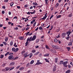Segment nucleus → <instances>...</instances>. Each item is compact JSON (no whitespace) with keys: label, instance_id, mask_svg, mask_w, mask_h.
I'll use <instances>...</instances> for the list:
<instances>
[{"label":"nucleus","instance_id":"nucleus-1","mask_svg":"<svg viewBox=\"0 0 73 73\" xmlns=\"http://www.w3.org/2000/svg\"><path fill=\"white\" fill-rule=\"evenodd\" d=\"M67 64H68V61L64 62L63 63V65L66 68L68 67V65H67Z\"/></svg>","mask_w":73,"mask_h":73},{"label":"nucleus","instance_id":"nucleus-2","mask_svg":"<svg viewBox=\"0 0 73 73\" xmlns=\"http://www.w3.org/2000/svg\"><path fill=\"white\" fill-rule=\"evenodd\" d=\"M70 33H71V32L70 31H69L66 32V33L67 35H68V37H66V38L67 40H68L69 39V35H70Z\"/></svg>","mask_w":73,"mask_h":73},{"label":"nucleus","instance_id":"nucleus-3","mask_svg":"<svg viewBox=\"0 0 73 73\" xmlns=\"http://www.w3.org/2000/svg\"><path fill=\"white\" fill-rule=\"evenodd\" d=\"M52 48L55 49H58L59 47L58 46L53 45L52 46Z\"/></svg>","mask_w":73,"mask_h":73},{"label":"nucleus","instance_id":"nucleus-4","mask_svg":"<svg viewBox=\"0 0 73 73\" xmlns=\"http://www.w3.org/2000/svg\"><path fill=\"white\" fill-rule=\"evenodd\" d=\"M42 63L40 62V60H38L37 61V62L36 64L35 65H40L42 64Z\"/></svg>","mask_w":73,"mask_h":73},{"label":"nucleus","instance_id":"nucleus-5","mask_svg":"<svg viewBox=\"0 0 73 73\" xmlns=\"http://www.w3.org/2000/svg\"><path fill=\"white\" fill-rule=\"evenodd\" d=\"M50 50L51 51V52H52V53H56V50L53 48H52V49H50Z\"/></svg>","mask_w":73,"mask_h":73},{"label":"nucleus","instance_id":"nucleus-6","mask_svg":"<svg viewBox=\"0 0 73 73\" xmlns=\"http://www.w3.org/2000/svg\"><path fill=\"white\" fill-rule=\"evenodd\" d=\"M65 36H66V33H62V38H64Z\"/></svg>","mask_w":73,"mask_h":73},{"label":"nucleus","instance_id":"nucleus-7","mask_svg":"<svg viewBox=\"0 0 73 73\" xmlns=\"http://www.w3.org/2000/svg\"><path fill=\"white\" fill-rule=\"evenodd\" d=\"M36 38V36L34 35L33 36V37H32V41H34Z\"/></svg>","mask_w":73,"mask_h":73},{"label":"nucleus","instance_id":"nucleus-8","mask_svg":"<svg viewBox=\"0 0 73 73\" xmlns=\"http://www.w3.org/2000/svg\"><path fill=\"white\" fill-rule=\"evenodd\" d=\"M56 66H54V67L52 69L53 72H55V71L56 70Z\"/></svg>","mask_w":73,"mask_h":73},{"label":"nucleus","instance_id":"nucleus-9","mask_svg":"<svg viewBox=\"0 0 73 73\" xmlns=\"http://www.w3.org/2000/svg\"><path fill=\"white\" fill-rule=\"evenodd\" d=\"M28 52H26L25 54H24V56L25 57H28Z\"/></svg>","mask_w":73,"mask_h":73},{"label":"nucleus","instance_id":"nucleus-10","mask_svg":"<svg viewBox=\"0 0 73 73\" xmlns=\"http://www.w3.org/2000/svg\"><path fill=\"white\" fill-rule=\"evenodd\" d=\"M59 3H57L56 4L55 6L56 9V8H57L58 7H59Z\"/></svg>","mask_w":73,"mask_h":73},{"label":"nucleus","instance_id":"nucleus-11","mask_svg":"<svg viewBox=\"0 0 73 73\" xmlns=\"http://www.w3.org/2000/svg\"><path fill=\"white\" fill-rule=\"evenodd\" d=\"M13 57V55H10L9 57V60H12V58Z\"/></svg>","mask_w":73,"mask_h":73},{"label":"nucleus","instance_id":"nucleus-12","mask_svg":"<svg viewBox=\"0 0 73 73\" xmlns=\"http://www.w3.org/2000/svg\"><path fill=\"white\" fill-rule=\"evenodd\" d=\"M27 41H32V37H31L30 38H28L27 39Z\"/></svg>","mask_w":73,"mask_h":73},{"label":"nucleus","instance_id":"nucleus-13","mask_svg":"<svg viewBox=\"0 0 73 73\" xmlns=\"http://www.w3.org/2000/svg\"><path fill=\"white\" fill-rule=\"evenodd\" d=\"M15 62H12L10 64V66H13V65H15Z\"/></svg>","mask_w":73,"mask_h":73},{"label":"nucleus","instance_id":"nucleus-14","mask_svg":"<svg viewBox=\"0 0 73 73\" xmlns=\"http://www.w3.org/2000/svg\"><path fill=\"white\" fill-rule=\"evenodd\" d=\"M72 13H70V14L68 15V17H72Z\"/></svg>","mask_w":73,"mask_h":73},{"label":"nucleus","instance_id":"nucleus-15","mask_svg":"<svg viewBox=\"0 0 73 73\" xmlns=\"http://www.w3.org/2000/svg\"><path fill=\"white\" fill-rule=\"evenodd\" d=\"M12 50L13 52H16V49L15 48H12Z\"/></svg>","mask_w":73,"mask_h":73},{"label":"nucleus","instance_id":"nucleus-16","mask_svg":"<svg viewBox=\"0 0 73 73\" xmlns=\"http://www.w3.org/2000/svg\"><path fill=\"white\" fill-rule=\"evenodd\" d=\"M24 69V67H21L19 68V70H21V71L23 70Z\"/></svg>","mask_w":73,"mask_h":73},{"label":"nucleus","instance_id":"nucleus-17","mask_svg":"<svg viewBox=\"0 0 73 73\" xmlns=\"http://www.w3.org/2000/svg\"><path fill=\"white\" fill-rule=\"evenodd\" d=\"M63 63H64V61H60L59 62V64L60 65H61L62 64H63Z\"/></svg>","mask_w":73,"mask_h":73},{"label":"nucleus","instance_id":"nucleus-18","mask_svg":"<svg viewBox=\"0 0 73 73\" xmlns=\"http://www.w3.org/2000/svg\"><path fill=\"white\" fill-rule=\"evenodd\" d=\"M45 47L46 49H49V50H50V48H49V46L48 45H46L45 46Z\"/></svg>","mask_w":73,"mask_h":73},{"label":"nucleus","instance_id":"nucleus-19","mask_svg":"<svg viewBox=\"0 0 73 73\" xmlns=\"http://www.w3.org/2000/svg\"><path fill=\"white\" fill-rule=\"evenodd\" d=\"M66 73H70V70H67L66 72Z\"/></svg>","mask_w":73,"mask_h":73},{"label":"nucleus","instance_id":"nucleus-20","mask_svg":"<svg viewBox=\"0 0 73 73\" xmlns=\"http://www.w3.org/2000/svg\"><path fill=\"white\" fill-rule=\"evenodd\" d=\"M68 45L69 46H72V43L71 42H69Z\"/></svg>","mask_w":73,"mask_h":73},{"label":"nucleus","instance_id":"nucleus-21","mask_svg":"<svg viewBox=\"0 0 73 73\" xmlns=\"http://www.w3.org/2000/svg\"><path fill=\"white\" fill-rule=\"evenodd\" d=\"M10 54L9 52H7L6 54H5V56H7V55H8V54Z\"/></svg>","mask_w":73,"mask_h":73},{"label":"nucleus","instance_id":"nucleus-22","mask_svg":"<svg viewBox=\"0 0 73 73\" xmlns=\"http://www.w3.org/2000/svg\"><path fill=\"white\" fill-rule=\"evenodd\" d=\"M49 54H44V57H48V56H49Z\"/></svg>","mask_w":73,"mask_h":73},{"label":"nucleus","instance_id":"nucleus-23","mask_svg":"<svg viewBox=\"0 0 73 73\" xmlns=\"http://www.w3.org/2000/svg\"><path fill=\"white\" fill-rule=\"evenodd\" d=\"M8 37H7L5 38V41L6 42H7V41H8Z\"/></svg>","mask_w":73,"mask_h":73},{"label":"nucleus","instance_id":"nucleus-24","mask_svg":"<svg viewBox=\"0 0 73 73\" xmlns=\"http://www.w3.org/2000/svg\"><path fill=\"white\" fill-rule=\"evenodd\" d=\"M33 4L34 5H38V4L36 2H34L33 3Z\"/></svg>","mask_w":73,"mask_h":73},{"label":"nucleus","instance_id":"nucleus-25","mask_svg":"<svg viewBox=\"0 0 73 73\" xmlns=\"http://www.w3.org/2000/svg\"><path fill=\"white\" fill-rule=\"evenodd\" d=\"M54 41L55 42H58V40L57 39H55L54 40Z\"/></svg>","mask_w":73,"mask_h":73},{"label":"nucleus","instance_id":"nucleus-26","mask_svg":"<svg viewBox=\"0 0 73 73\" xmlns=\"http://www.w3.org/2000/svg\"><path fill=\"white\" fill-rule=\"evenodd\" d=\"M19 38L20 39V40H23V38H24V37H19Z\"/></svg>","mask_w":73,"mask_h":73},{"label":"nucleus","instance_id":"nucleus-27","mask_svg":"<svg viewBox=\"0 0 73 73\" xmlns=\"http://www.w3.org/2000/svg\"><path fill=\"white\" fill-rule=\"evenodd\" d=\"M32 56H33V53H30V56H29L30 58H31Z\"/></svg>","mask_w":73,"mask_h":73},{"label":"nucleus","instance_id":"nucleus-28","mask_svg":"<svg viewBox=\"0 0 73 73\" xmlns=\"http://www.w3.org/2000/svg\"><path fill=\"white\" fill-rule=\"evenodd\" d=\"M44 60L46 61V62H49V61L46 58H45Z\"/></svg>","mask_w":73,"mask_h":73},{"label":"nucleus","instance_id":"nucleus-29","mask_svg":"<svg viewBox=\"0 0 73 73\" xmlns=\"http://www.w3.org/2000/svg\"><path fill=\"white\" fill-rule=\"evenodd\" d=\"M34 62H35V61L34 60H32L30 62V64H33L34 63Z\"/></svg>","mask_w":73,"mask_h":73},{"label":"nucleus","instance_id":"nucleus-30","mask_svg":"<svg viewBox=\"0 0 73 73\" xmlns=\"http://www.w3.org/2000/svg\"><path fill=\"white\" fill-rule=\"evenodd\" d=\"M4 58V55H1L0 56V58Z\"/></svg>","mask_w":73,"mask_h":73},{"label":"nucleus","instance_id":"nucleus-31","mask_svg":"<svg viewBox=\"0 0 73 73\" xmlns=\"http://www.w3.org/2000/svg\"><path fill=\"white\" fill-rule=\"evenodd\" d=\"M13 41H11V42L10 43V45H11V46H12V45H13Z\"/></svg>","mask_w":73,"mask_h":73},{"label":"nucleus","instance_id":"nucleus-32","mask_svg":"<svg viewBox=\"0 0 73 73\" xmlns=\"http://www.w3.org/2000/svg\"><path fill=\"white\" fill-rule=\"evenodd\" d=\"M30 28V27L29 26L26 29V31H27V30H28Z\"/></svg>","mask_w":73,"mask_h":73},{"label":"nucleus","instance_id":"nucleus-33","mask_svg":"<svg viewBox=\"0 0 73 73\" xmlns=\"http://www.w3.org/2000/svg\"><path fill=\"white\" fill-rule=\"evenodd\" d=\"M46 17H44L43 18H41V20H45L46 19Z\"/></svg>","mask_w":73,"mask_h":73},{"label":"nucleus","instance_id":"nucleus-34","mask_svg":"<svg viewBox=\"0 0 73 73\" xmlns=\"http://www.w3.org/2000/svg\"><path fill=\"white\" fill-rule=\"evenodd\" d=\"M57 60H58V58H56L55 59V63H57Z\"/></svg>","mask_w":73,"mask_h":73},{"label":"nucleus","instance_id":"nucleus-35","mask_svg":"<svg viewBox=\"0 0 73 73\" xmlns=\"http://www.w3.org/2000/svg\"><path fill=\"white\" fill-rule=\"evenodd\" d=\"M30 33V32H27V33H26V35L28 36L29 35V33Z\"/></svg>","mask_w":73,"mask_h":73},{"label":"nucleus","instance_id":"nucleus-36","mask_svg":"<svg viewBox=\"0 0 73 73\" xmlns=\"http://www.w3.org/2000/svg\"><path fill=\"white\" fill-rule=\"evenodd\" d=\"M66 48L67 49L68 51H69L70 50V48L69 47H67Z\"/></svg>","mask_w":73,"mask_h":73},{"label":"nucleus","instance_id":"nucleus-37","mask_svg":"<svg viewBox=\"0 0 73 73\" xmlns=\"http://www.w3.org/2000/svg\"><path fill=\"white\" fill-rule=\"evenodd\" d=\"M39 52H37L35 53V54L34 55L35 56H36L39 53Z\"/></svg>","mask_w":73,"mask_h":73},{"label":"nucleus","instance_id":"nucleus-38","mask_svg":"<svg viewBox=\"0 0 73 73\" xmlns=\"http://www.w3.org/2000/svg\"><path fill=\"white\" fill-rule=\"evenodd\" d=\"M3 43L5 44V45H7V42H3Z\"/></svg>","mask_w":73,"mask_h":73},{"label":"nucleus","instance_id":"nucleus-39","mask_svg":"<svg viewBox=\"0 0 73 73\" xmlns=\"http://www.w3.org/2000/svg\"><path fill=\"white\" fill-rule=\"evenodd\" d=\"M48 0H45V4H46V5H48Z\"/></svg>","mask_w":73,"mask_h":73},{"label":"nucleus","instance_id":"nucleus-40","mask_svg":"<svg viewBox=\"0 0 73 73\" xmlns=\"http://www.w3.org/2000/svg\"><path fill=\"white\" fill-rule=\"evenodd\" d=\"M5 69L7 71L9 70V68L8 67H7V68H6Z\"/></svg>","mask_w":73,"mask_h":73},{"label":"nucleus","instance_id":"nucleus-41","mask_svg":"<svg viewBox=\"0 0 73 73\" xmlns=\"http://www.w3.org/2000/svg\"><path fill=\"white\" fill-rule=\"evenodd\" d=\"M13 4H14V3H11V4H10V6H11V7H13Z\"/></svg>","mask_w":73,"mask_h":73},{"label":"nucleus","instance_id":"nucleus-42","mask_svg":"<svg viewBox=\"0 0 73 73\" xmlns=\"http://www.w3.org/2000/svg\"><path fill=\"white\" fill-rule=\"evenodd\" d=\"M28 44V40H27V42L25 43V46H27Z\"/></svg>","mask_w":73,"mask_h":73},{"label":"nucleus","instance_id":"nucleus-43","mask_svg":"<svg viewBox=\"0 0 73 73\" xmlns=\"http://www.w3.org/2000/svg\"><path fill=\"white\" fill-rule=\"evenodd\" d=\"M26 19H25V22H27V21H28V20H28V19L27 18H26Z\"/></svg>","mask_w":73,"mask_h":73},{"label":"nucleus","instance_id":"nucleus-44","mask_svg":"<svg viewBox=\"0 0 73 73\" xmlns=\"http://www.w3.org/2000/svg\"><path fill=\"white\" fill-rule=\"evenodd\" d=\"M37 23V22H35L33 25V27H35L36 25V24Z\"/></svg>","mask_w":73,"mask_h":73},{"label":"nucleus","instance_id":"nucleus-45","mask_svg":"<svg viewBox=\"0 0 73 73\" xmlns=\"http://www.w3.org/2000/svg\"><path fill=\"white\" fill-rule=\"evenodd\" d=\"M39 29H40V30H42V29H43L42 28V27H40L39 28Z\"/></svg>","mask_w":73,"mask_h":73},{"label":"nucleus","instance_id":"nucleus-46","mask_svg":"<svg viewBox=\"0 0 73 73\" xmlns=\"http://www.w3.org/2000/svg\"><path fill=\"white\" fill-rule=\"evenodd\" d=\"M35 52L36 50H33L32 51V53H35Z\"/></svg>","mask_w":73,"mask_h":73},{"label":"nucleus","instance_id":"nucleus-47","mask_svg":"<svg viewBox=\"0 0 73 73\" xmlns=\"http://www.w3.org/2000/svg\"><path fill=\"white\" fill-rule=\"evenodd\" d=\"M60 37V35H58V36H56V38H59Z\"/></svg>","mask_w":73,"mask_h":73},{"label":"nucleus","instance_id":"nucleus-48","mask_svg":"<svg viewBox=\"0 0 73 73\" xmlns=\"http://www.w3.org/2000/svg\"><path fill=\"white\" fill-rule=\"evenodd\" d=\"M18 58H19V57L17 56L14 58V60H16V59H18Z\"/></svg>","mask_w":73,"mask_h":73},{"label":"nucleus","instance_id":"nucleus-49","mask_svg":"<svg viewBox=\"0 0 73 73\" xmlns=\"http://www.w3.org/2000/svg\"><path fill=\"white\" fill-rule=\"evenodd\" d=\"M14 29H15V30H17L18 29V27H17L15 28H14Z\"/></svg>","mask_w":73,"mask_h":73},{"label":"nucleus","instance_id":"nucleus-50","mask_svg":"<svg viewBox=\"0 0 73 73\" xmlns=\"http://www.w3.org/2000/svg\"><path fill=\"white\" fill-rule=\"evenodd\" d=\"M61 15H58L57 16V18H60V17H61Z\"/></svg>","mask_w":73,"mask_h":73},{"label":"nucleus","instance_id":"nucleus-51","mask_svg":"<svg viewBox=\"0 0 73 73\" xmlns=\"http://www.w3.org/2000/svg\"><path fill=\"white\" fill-rule=\"evenodd\" d=\"M5 64H6V63H4V64H2V66H3V67H4V66H5Z\"/></svg>","mask_w":73,"mask_h":73},{"label":"nucleus","instance_id":"nucleus-52","mask_svg":"<svg viewBox=\"0 0 73 73\" xmlns=\"http://www.w3.org/2000/svg\"><path fill=\"white\" fill-rule=\"evenodd\" d=\"M20 67V66H18L16 67V69H19Z\"/></svg>","mask_w":73,"mask_h":73},{"label":"nucleus","instance_id":"nucleus-53","mask_svg":"<svg viewBox=\"0 0 73 73\" xmlns=\"http://www.w3.org/2000/svg\"><path fill=\"white\" fill-rule=\"evenodd\" d=\"M53 17V15H52L50 17V20H51V19H52Z\"/></svg>","mask_w":73,"mask_h":73},{"label":"nucleus","instance_id":"nucleus-54","mask_svg":"<svg viewBox=\"0 0 73 73\" xmlns=\"http://www.w3.org/2000/svg\"><path fill=\"white\" fill-rule=\"evenodd\" d=\"M1 46H4V44H1L0 45Z\"/></svg>","mask_w":73,"mask_h":73},{"label":"nucleus","instance_id":"nucleus-55","mask_svg":"<svg viewBox=\"0 0 73 73\" xmlns=\"http://www.w3.org/2000/svg\"><path fill=\"white\" fill-rule=\"evenodd\" d=\"M8 0H5L4 1V2H5V3H6L8 2Z\"/></svg>","mask_w":73,"mask_h":73},{"label":"nucleus","instance_id":"nucleus-56","mask_svg":"<svg viewBox=\"0 0 73 73\" xmlns=\"http://www.w3.org/2000/svg\"><path fill=\"white\" fill-rule=\"evenodd\" d=\"M13 19H17V17L16 16H15L13 18Z\"/></svg>","mask_w":73,"mask_h":73},{"label":"nucleus","instance_id":"nucleus-57","mask_svg":"<svg viewBox=\"0 0 73 73\" xmlns=\"http://www.w3.org/2000/svg\"><path fill=\"white\" fill-rule=\"evenodd\" d=\"M2 13L3 14H4L5 13V11H3L2 12Z\"/></svg>","mask_w":73,"mask_h":73},{"label":"nucleus","instance_id":"nucleus-58","mask_svg":"<svg viewBox=\"0 0 73 73\" xmlns=\"http://www.w3.org/2000/svg\"><path fill=\"white\" fill-rule=\"evenodd\" d=\"M19 48H16V52H17V51H18V50H19Z\"/></svg>","mask_w":73,"mask_h":73},{"label":"nucleus","instance_id":"nucleus-59","mask_svg":"<svg viewBox=\"0 0 73 73\" xmlns=\"http://www.w3.org/2000/svg\"><path fill=\"white\" fill-rule=\"evenodd\" d=\"M27 7H28V5L26 4L25 6V7L27 8Z\"/></svg>","mask_w":73,"mask_h":73},{"label":"nucleus","instance_id":"nucleus-60","mask_svg":"<svg viewBox=\"0 0 73 73\" xmlns=\"http://www.w3.org/2000/svg\"><path fill=\"white\" fill-rule=\"evenodd\" d=\"M25 51H23L22 52V54H23L24 53H25Z\"/></svg>","mask_w":73,"mask_h":73},{"label":"nucleus","instance_id":"nucleus-61","mask_svg":"<svg viewBox=\"0 0 73 73\" xmlns=\"http://www.w3.org/2000/svg\"><path fill=\"white\" fill-rule=\"evenodd\" d=\"M2 8L3 9H5V6H3L2 7Z\"/></svg>","mask_w":73,"mask_h":73},{"label":"nucleus","instance_id":"nucleus-62","mask_svg":"<svg viewBox=\"0 0 73 73\" xmlns=\"http://www.w3.org/2000/svg\"><path fill=\"white\" fill-rule=\"evenodd\" d=\"M13 69H14V67H13L11 68L10 70H12Z\"/></svg>","mask_w":73,"mask_h":73},{"label":"nucleus","instance_id":"nucleus-63","mask_svg":"<svg viewBox=\"0 0 73 73\" xmlns=\"http://www.w3.org/2000/svg\"><path fill=\"white\" fill-rule=\"evenodd\" d=\"M30 9H33V6H31L30 7Z\"/></svg>","mask_w":73,"mask_h":73},{"label":"nucleus","instance_id":"nucleus-64","mask_svg":"<svg viewBox=\"0 0 73 73\" xmlns=\"http://www.w3.org/2000/svg\"><path fill=\"white\" fill-rule=\"evenodd\" d=\"M68 66L69 68H71V66L70 65H69Z\"/></svg>","mask_w":73,"mask_h":73}]
</instances>
